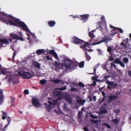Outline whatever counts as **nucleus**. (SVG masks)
Listing matches in <instances>:
<instances>
[{
    "mask_svg": "<svg viewBox=\"0 0 131 131\" xmlns=\"http://www.w3.org/2000/svg\"><path fill=\"white\" fill-rule=\"evenodd\" d=\"M13 45H11L10 46V47H11V48H12V49L14 50V49L13 48Z\"/></svg>",
    "mask_w": 131,
    "mask_h": 131,
    "instance_id": "13d9d810",
    "label": "nucleus"
},
{
    "mask_svg": "<svg viewBox=\"0 0 131 131\" xmlns=\"http://www.w3.org/2000/svg\"><path fill=\"white\" fill-rule=\"evenodd\" d=\"M111 40V39L109 38L108 37H105L104 39H103L102 40H101L100 41L98 42H96L95 43H93L92 44V45H94L96 44H100L104 42H105L107 43L108 41Z\"/></svg>",
    "mask_w": 131,
    "mask_h": 131,
    "instance_id": "9d476101",
    "label": "nucleus"
},
{
    "mask_svg": "<svg viewBox=\"0 0 131 131\" xmlns=\"http://www.w3.org/2000/svg\"><path fill=\"white\" fill-rule=\"evenodd\" d=\"M52 81L54 83H59L60 80L58 79H53L52 80Z\"/></svg>",
    "mask_w": 131,
    "mask_h": 131,
    "instance_id": "c85d7f7f",
    "label": "nucleus"
},
{
    "mask_svg": "<svg viewBox=\"0 0 131 131\" xmlns=\"http://www.w3.org/2000/svg\"><path fill=\"white\" fill-rule=\"evenodd\" d=\"M64 109L66 110H69V108L67 107V104H65L63 106Z\"/></svg>",
    "mask_w": 131,
    "mask_h": 131,
    "instance_id": "bb28decb",
    "label": "nucleus"
},
{
    "mask_svg": "<svg viewBox=\"0 0 131 131\" xmlns=\"http://www.w3.org/2000/svg\"><path fill=\"white\" fill-rule=\"evenodd\" d=\"M66 88V87H62V88H60L59 89L62 90H64Z\"/></svg>",
    "mask_w": 131,
    "mask_h": 131,
    "instance_id": "a19ab883",
    "label": "nucleus"
},
{
    "mask_svg": "<svg viewBox=\"0 0 131 131\" xmlns=\"http://www.w3.org/2000/svg\"><path fill=\"white\" fill-rule=\"evenodd\" d=\"M19 35H20V36H21V35H22V33H21L20 32H19Z\"/></svg>",
    "mask_w": 131,
    "mask_h": 131,
    "instance_id": "0e129e2a",
    "label": "nucleus"
},
{
    "mask_svg": "<svg viewBox=\"0 0 131 131\" xmlns=\"http://www.w3.org/2000/svg\"><path fill=\"white\" fill-rule=\"evenodd\" d=\"M96 82L95 81H94L93 82V83L92 84L93 86H95L96 85Z\"/></svg>",
    "mask_w": 131,
    "mask_h": 131,
    "instance_id": "c03bdc74",
    "label": "nucleus"
},
{
    "mask_svg": "<svg viewBox=\"0 0 131 131\" xmlns=\"http://www.w3.org/2000/svg\"><path fill=\"white\" fill-rule=\"evenodd\" d=\"M110 27L111 28H116V29H119L120 33H123V31L122 30V29H121V28H116L115 27H114L112 26L111 25H110Z\"/></svg>",
    "mask_w": 131,
    "mask_h": 131,
    "instance_id": "5701e85b",
    "label": "nucleus"
},
{
    "mask_svg": "<svg viewBox=\"0 0 131 131\" xmlns=\"http://www.w3.org/2000/svg\"><path fill=\"white\" fill-rule=\"evenodd\" d=\"M72 42L76 44H79V43L83 44L84 43V41L80 39H79L77 38L74 37L72 38Z\"/></svg>",
    "mask_w": 131,
    "mask_h": 131,
    "instance_id": "6e6552de",
    "label": "nucleus"
},
{
    "mask_svg": "<svg viewBox=\"0 0 131 131\" xmlns=\"http://www.w3.org/2000/svg\"><path fill=\"white\" fill-rule=\"evenodd\" d=\"M79 17V16H77V15H76V16H74L73 17V18H78Z\"/></svg>",
    "mask_w": 131,
    "mask_h": 131,
    "instance_id": "e2e57ef3",
    "label": "nucleus"
},
{
    "mask_svg": "<svg viewBox=\"0 0 131 131\" xmlns=\"http://www.w3.org/2000/svg\"><path fill=\"white\" fill-rule=\"evenodd\" d=\"M83 130L84 131H89V130L86 127H85L83 128Z\"/></svg>",
    "mask_w": 131,
    "mask_h": 131,
    "instance_id": "ea45409f",
    "label": "nucleus"
},
{
    "mask_svg": "<svg viewBox=\"0 0 131 131\" xmlns=\"http://www.w3.org/2000/svg\"><path fill=\"white\" fill-rule=\"evenodd\" d=\"M84 64V62L82 61L80 63L79 65V67L80 68H82L83 67Z\"/></svg>",
    "mask_w": 131,
    "mask_h": 131,
    "instance_id": "a878e982",
    "label": "nucleus"
},
{
    "mask_svg": "<svg viewBox=\"0 0 131 131\" xmlns=\"http://www.w3.org/2000/svg\"><path fill=\"white\" fill-rule=\"evenodd\" d=\"M103 125L106 126V127L110 129L111 128V127L110 126L107 124H103Z\"/></svg>",
    "mask_w": 131,
    "mask_h": 131,
    "instance_id": "e433bc0d",
    "label": "nucleus"
},
{
    "mask_svg": "<svg viewBox=\"0 0 131 131\" xmlns=\"http://www.w3.org/2000/svg\"><path fill=\"white\" fill-rule=\"evenodd\" d=\"M16 55V53L15 52H14L13 57V58H14L15 56Z\"/></svg>",
    "mask_w": 131,
    "mask_h": 131,
    "instance_id": "680f3d73",
    "label": "nucleus"
},
{
    "mask_svg": "<svg viewBox=\"0 0 131 131\" xmlns=\"http://www.w3.org/2000/svg\"><path fill=\"white\" fill-rule=\"evenodd\" d=\"M109 77V76H107V75H106V76H105L104 77V78L105 79H108Z\"/></svg>",
    "mask_w": 131,
    "mask_h": 131,
    "instance_id": "09e8293b",
    "label": "nucleus"
},
{
    "mask_svg": "<svg viewBox=\"0 0 131 131\" xmlns=\"http://www.w3.org/2000/svg\"><path fill=\"white\" fill-rule=\"evenodd\" d=\"M7 121L8 122V123L9 124V123L10 122V118L9 117L7 119Z\"/></svg>",
    "mask_w": 131,
    "mask_h": 131,
    "instance_id": "3c124183",
    "label": "nucleus"
},
{
    "mask_svg": "<svg viewBox=\"0 0 131 131\" xmlns=\"http://www.w3.org/2000/svg\"><path fill=\"white\" fill-rule=\"evenodd\" d=\"M43 59L45 61H46V60H47L46 58V56L45 57H44L43 58Z\"/></svg>",
    "mask_w": 131,
    "mask_h": 131,
    "instance_id": "864d4df0",
    "label": "nucleus"
},
{
    "mask_svg": "<svg viewBox=\"0 0 131 131\" xmlns=\"http://www.w3.org/2000/svg\"><path fill=\"white\" fill-rule=\"evenodd\" d=\"M111 32H112V33H111V35H112L113 36L114 35L116 34L117 33V31H116V30H112L111 31Z\"/></svg>",
    "mask_w": 131,
    "mask_h": 131,
    "instance_id": "393cba45",
    "label": "nucleus"
},
{
    "mask_svg": "<svg viewBox=\"0 0 131 131\" xmlns=\"http://www.w3.org/2000/svg\"><path fill=\"white\" fill-rule=\"evenodd\" d=\"M114 112L116 113H118L120 112V111L119 110H116L114 111Z\"/></svg>",
    "mask_w": 131,
    "mask_h": 131,
    "instance_id": "4c0bfd02",
    "label": "nucleus"
},
{
    "mask_svg": "<svg viewBox=\"0 0 131 131\" xmlns=\"http://www.w3.org/2000/svg\"><path fill=\"white\" fill-rule=\"evenodd\" d=\"M105 82L108 85V86H107V88L109 89L113 88L117 86V84H116L114 83L113 82H111L108 80H106Z\"/></svg>",
    "mask_w": 131,
    "mask_h": 131,
    "instance_id": "1a4fd4ad",
    "label": "nucleus"
},
{
    "mask_svg": "<svg viewBox=\"0 0 131 131\" xmlns=\"http://www.w3.org/2000/svg\"><path fill=\"white\" fill-rule=\"evenodd\" d=\"M98 51L99 52V53L100 54H102V52L101 50L100 49H98Z\"/></svg>",
    "mask_w": 131,
    "mask_h": 131,
    "instance_id": "603ef678",
    "label": "nucleus"
},
{
    "mask_svg": "<svg viewBox=\"0 0 131 131\" xmlns=\"http://www.w3.org/2000/svg\"><path fill=\"white\" fill-rule=\"evenodd\" d=\"M86 59L88 61L89 60L91 59V57L88 55H87V54L86 55Z\"/></svg>",
    "mask_w": 131,
    "mask_h": 131,
    "instance_id": "72a5a7b5",
    "label": "nucleus"
},
{
    "mask_svg": "<svg viewBox=\"0 0 131 131\" xmlns=\"http://www.w3.org/2000/svg\"><path fill=\"white\" fill-rule=\"evenodd\" d=\"M121 45H122L123 46H124L125 47H126V45L125 44H123V42H122L121 43Z\"/></svg>",
    "mask_w": 131,
    "mask_h": 131,
    "instance_id": "de8ad7c7",
    "label": "nucleus"
},
{
    "mask_svg": "<svg viewBox=\"0 0 131 131\" xmlns=\"http://www.w3.org/2000/svg\"><path fill=\"white\" fill-rule=\"evenodd\" d=\"M46 58L47 60H52V58L51 57H50L49 56H46Z\"/></svg>",
    "mask_w": 131,
    "mask_h": 131,
    "instance_id": "7c9ffc66",
    "label": "nucleus"
},
{
    "mask_svg": "<svg viewBox=\"0 0 131 131\" xmlns=\"http://www.w3.org/2000/svg\"><path fill=\"white\" fill-rule=\"evenodd\" d=\"M48 24L51 27L53 26L55 24V22L54 21H51L48 22Z\"/></svg>",
    "mask_w": 131,
    "mask_h": 131,
    "instance_id": "aec40b11",
    "label": "nucleus"
},
{
    "mask_svg": "<svg viewBox=\"0 0 131 131\" xmlns=\"http://www.w3.org/2000/svg\"><path fill=\"white\" fill-rule=\"evenodd\" d=\"M71 90V91H76L77 90V89H76L73 88H72Z\"/></svg>",
    "mask_w": 131,
    "mask_h": 131,
    "instance_id": "a18cd8bd",
    "label": "nucleus"
},
{
    "mask_svg": "<svg viewBox=\"0 0 131 131\" xmlns=\"http://www.w3.org/2000/svg\"><path fill=\"white\" fill-rule=\"evenodd\" d=\"M111 50V47H108V49H107V50L108 52H110Z\"/></svg>",
    "mask_w": 131,
    "mask_h": 131,
    "instance_id": "37998d69",
    "label": "nucleus"
},
{
    "mask_svg": "<svg viewBox=\"0 0 131 131\" xmlns=\"http://www.w3.org/2000/svg\"><path fill=\"white\" fill-rule=\"evenodd\" d=\"M46 51H48V49L45 50L44 49H39L37 50L36 51V53L38 55H41L45 53Z\"/></svg>",
    "mask_w": 131,
    "mask_h": 131,
    "instance_id": "f8f14e48",
    "label": "nucleus"
},
{
    "mask_svg": "<svg viewBox=\"0 0 131 131\" xmlns=\"http://www.w3.org/2000/svg\"><path fill=\"white\" fill-rule=\"evenodd\" d=\"M8 125H6L5 126V128H6L7 127V126Z\"/></svg>",
    "mask_w": 131,
    "mask_h": 131,
    "instance_id": "338daca9",
    "label": "nucleus"
},
{
    "mask_svg": "<svg viewBox=\"0 0 131 131\" xmlns=\"http://www.w3.org/2000/svg\"><path fill=\"white\" fill-rule=\"evenodd\" d=\"M24 93L26 94H29V91L28 90H26L24 91Z\"/></svg>",
    "mask_w": 131,
    "mask_h": 131,
    "instance_id": "473e14b6",
    "label": "nucleus"
},
{
    "mask_svg": "<svg viewBox=\"0 0 131 131\" xmlns=\"http://www.w3.org/2000/svg\"><path fill=\"white\" fill-rule=\"evenodd\" d=\"M77 102L78 104H80V105H83L84 104L85 101L84 100L80 99L77 100Z\"/></svg>",
    "mask_w": 131,
    "mask_h": 131,
    "instance_id": "a211bd4d",
    "label": "nucleus"
},
{
    "mask_svg": "<svg viewBox=\"0 0 131 131\" xmlns=\"http://www.w3.org/2000/svg\"><path fill=\"white\" fill-rule=\"evenodd\" d=\"M113 122L115 124H117L118 122V120L117 119H114L112 120Z\"/></svg>",
    "mask_w": 131,
    "mask_h": 131,
    "instance_id": "2f4dec72",
    "label": "nucleus"
},
{
    "mask_svg": "<svg viewBox=\"0 0 131 131\" xmlns=\"http://www.w3.org/2000/svg\"><path fill=\"white\" fill-rule=\"evenodd\" d=\"M9 43V41L7 39L4 38L0 39V49L1 47H5L6 45L8 44Z\"/></svg>",
    "mask_w": 131,
    "mask_h": 131,
    "instance_id": "423d86ee",
    "label": "nucleus"
},
{
    "mask_svg": "<svg viewBox=\"0 0 131 131\" xmlns=\"http://www.w3.org/2000/svg\"><path fill=\"white\" fill-rule=\"evenodd\" d=\"M117 69L118 70V72H121V71H120V70H119L118 69Z\"/></svg>",
    "mask_w": 131,
    "mask_h": 131,
    "instance_id": "774afa93",
    "label": "nucleus"
},
{
    "mask_svg": "<svg viewBox=\"0 0 131 131\" xmlns=\"http://www.w3.org/2000/svg\"><path fill=\"white\" fill-rule=\"evenodd\" d=\"M100 65V64H97L96 66H95V68L94 69V72H95V73L96 72V68L99 67Z\"/></svg>",
    "mask_w": 131,
    "mask_h": 131,
    "instance_id": "cd10ccee",
    "label": "nucleus"
},
{
    "mask_svg": "<svg viewBox=\"0 0 131 131\" xmlns=\"http://www.w3.org/2000/svg\"><path fill=\"white\" fill-rule=\"evenodd\" d=\"M34 65L37 68H39L40 67L41 64L39 63L38 62L34 61L33 63Z\"/></svg>",
    "mask_w": 131,
    "mask_h": 131,
    "instance_id": "f3484780",
    "label": "nucleus"
},
{
    "mask_svg": "<svg viewBox=\"0 0 131 131\" xmlns=\"http://www.w3.org/2000/svg\"><path fill=\"white\" fill-rule=\"evenodd\" d=\"M91 122H93V123H96V122H97L96 121H94L93 120H91Z\"/></svg>",
    "mask_w": 131,
    "mask_h": 131,
    "instance_id": "bf43d9fd",
    "label": "nucleus"
},
{
    "mask_svg": "<svg viewBox=\"0 0 131 131\" xmlns=\"http://www.w3.org/2000/svg\"><path fill=\"white\" fill-rule=\"evenodd\" d=\"M40 82L41 85H43L47 83V80L45 79H42L40 80Z\"/></svg>",
    "mask_w": 131,
    "mask_h": 131,
    "instance_id": "4be33fe9",
    "label": "nucleus"
},
{
    "mask_svg": "<svg viewBox=\"0 0 131 131\" xmlns=\"http://www.w3.org/2000/svg\"><path fill=\"white\" fill-rule=\"evenodd\" d=\"M6 117L5 116H2V118L3 119H5L6 118Z\"/></svg>",
    "mask_w": 131,
    "mask_h": 131,
    "instance_id": "5fc2aeb1",
    "label": "nucleus"
},
{
    "mask_svg": "<svg viewBox=\"0 0 131 131\" xmlns=\"http://www.w3.org/2000/svg\"><path fill=\"white\" fill-rule=\"evenodd\" d=\"M32 101L33 105L37 107H40L42 105L39 102L37 97H34L33 98Z\"/></svg>",
    "mask_w": 131,
    "mask_h": 131,
    "instance_id": "0eeeda50",
    "label": "nucleus"
},
{
    "mask_svg": "<svg viewBox=\"0 0 131 131\" xmlns=\"http://www.w3.org/2000/svg\"><path fill=\"white\" fill-rule=\"evenodd\" d=\"M128 73L130 76H131V71H128Z\"/></svg>",
    "mask_w": 131,
    "mask_h": 131,
    "instance_id": "6e6d98bb",
    "label": "nucleus"
},
{
    "mask_svg": "<svg viewBox=\"0 0 131 131\" xmlns=\"http://www.w3.org/2000/svg\"><path fill=\"white\" fill-rule=\"evenodd\" d=\"M54 65L56 67H58L59 65V64L57 61H55L54 62Z\"/></svg>",
    "mask_w": 131,
    "mask_h": 131,
    "instance_id": "c756f323",
    "label": "nucleus"
},
{
    "mask_svg": "<svg viewBox=\"0 0 131 131\" xmlns=\"http://www.w3.org/2000/svg\"><path fill=\"white\" fill-rule=\"evenodd\" d=\"M80 16L81 17V20H82L84 21V22L88 19L89 15H82Z\"/></svg>",
    "mask_w": 131,
    "mask_h": 131,
    "instance_id": "2eb2a0df",
    "label": "nucleus"
},
{
    "mask_svg": "<svg viewBox=\"0 0 131 131\" xmlns=\"http://www.w3.org/2000/svg\"><path fill=\"white\" fill-rule=\"evenodd\" d=\"M107 111L106 110H102L101 111V113L102 114H105L107 113Z\"/></svg>",
    "mask_w": 131,
    "mask_h": 131,
    "instance_id": "c9c22d12",
    "label": "nucleus"
},
{
    "mask_svg": "<svg viewBox=\"0 0 131 131\" xmlns=\"http://www.w3.org/2000/svg\"><path fill=\"white\" fill-rule=\"evenodd\" d=\"M94 32V31L92 30L89 33V36L91 38H93L94 37V36L93 34V32Z\"/></svg>",
    "mask_w": 131,
    "mask_h": 131,
    "instance_id": "412c9836",
    "label": "nucleus"
},
{
    "mask_svg": "<svg viewBox=\"0 0 131 131\" xmlns=\"http://www.w3.org/2000/svg\"><path fill=\"white\" fill-rule=\"evenodd\" d=\"M93 99L94 100V102H95L96 101V97L95 96H94L93 97Z\"/></svg>",
    "mask_w": 131,
    "mask_h": 131,
    "instance_id": "8fccbe9b",
    "label": "nucleus"
},
{
    "mask_svg": "<svg viewBox=\"0 0 131 131\" xmlns=\"http://www.w3.org/2000/svg\"><path fill=\"white\" fill-rule=\"evenodd\" d=\"M123 61L126 64L128 62V59L127 58H124Z\"/></svg>",
    "mask_w": 131,
    "mask_h": 131,
    "instance_id": "b1692460",
    "label": "nucleus"
},
{
    "mask_svg": "<svg viewBox=\"0 0 131 131\" xmlns=\"http://www.w3.org/2000/svg\"><path fill=\"white\" fill-rule=\"evenodd\" d=\"M111 66L112 67H114L115 69H117L116 68V66L115 64L114 63H112L111 64Z\"/></svg>",
    "mask_w": 131,
    "mask_h": 131,
    "instance_id": "f704fd0d",
    "label": "nucleus"
},
{
    "mask_svg": "<svg viewBox=\"0 0 131 131\" xmlns=\"http://www.w3.org/2000/svg\"><path fill=\"white\" fill-rule=\"evenodd\" d=\"M117 98V97L114 95H111L109 97L108 99H107V101L108 103L110 102L112 100H114Z\"/></svg>",
    "mask_w": 131,
    "mask_h": 131,
    "instance_id": "4468645a",
    "label": "nucleus"
},
{
    "mask_svg": "<svg viewBox=\"0 0 131 131\" xmlns=\"http://www.w3.org/2000/svg\"><path fill=\"white\" fill-rule=\"evenodd\" d=\"M114 59L112 57H110L109 58V60L110 61H112L114 60Z\"/></svg>",
    "mask_w": 131,
    "mask_h": 131,
    "instance_id": "49530a36",
    "label": "nucleus"
},
{
    "mask_svg": "<svg viewBox=\"0 0 131 131\" xmlns=\"http://www.w3.org/2000/svg\"><path fill=\"white\" fill-rule=\"evenodd\" d=\"M66 100L69 103L72 104L73 103L72 101L71 100V98L69 96H68L66 98Z\"/></svg>",
    "mask_w": 131,
    "mask_h": 131,
    "instance_id": "dca6fc26",
    "label": "nucleus"
},
{
    "mask_svg": "<svg viewBox=\"0 0 131 131\" xmlns=\"http://www.w3.org/2000/svg\"><path fill=\"white\" fill-rule=\"evenodd\" d=\"M3 91L2 90L0 89V104L2 102L3 98Z\"/></svg>",
    "mask_w": 131,
    "mask_h": 131,
    "instance_id": "6ab92c4d",
    "label": "nucleus"
},
{
    "mask_svg": "<svg viewBox=\"0 0 131 131\" xmlns=\"http://www.w3.org/2000/svg\"><path fill=\"white\" fill-rule=\"evenodd\" d=\"M10 37L9 38V40L11 42L12 44L13 42H16L17 41V40L16 39H19L20 40H23V39L21 37H19L16 34H10Z\"/></svg>",
    "mask_w": 131,
    "mask_h": 131,
    "instance_id": "20e7f679",
    "label": "nucleus"
},
{
    "mask_svg": "<svg viewBox=\"0 0 131 131\" xmlns=\"http://www.w3.org/2000/svg\"><path fill=\"white\" fill-rule=\"evenodd\" d=\"M53 94L55 95L59 96L58 98L57 101H53L52 103L50 101H48V103L49 105H47V103H45V105H46V107L47 110L48 111H49L51 108L55 107V106L57 103V101H58L60 99H62L63 98V95L60 94V91H56L54 92Z\"/></svg>",
    "mask_w": 131,
    "mask_h": 131,
    "instance_id": "f257e3e1",
    "label": "nucleus"
},
{
    "mask_svg": "<svg viewBox=\"0 0 131 131\" xmlns=\"http://www.w3.org/2000/svg\"><path fill=\"white\" fill-rule=\"evenodd\" d=\"M79 85L81 87H84V85L81 82H80L79 84Z\"/></svg>",
    "mask_w": 131,
    "mask_h": 131,
    "instance_id": "58836bf2",
    "label": "nucleus"
},
{
    "mask_svg": "<svg viewBox=\"0 0 131 131\" xmlns=\"http://www.w3.org/2000/svg\"><path fill=\"white\" fill-rule=\"evenodd\" d=\"M49 53L53 55L56 59L59 61L58 55L54 50H51L50 51Z\"/></svg>",
    "mask_w": 131,
    "mask_h": 131,
    "instance_id": "9b49d317",
    "label": "nucleus"
},
{
    "mask_svg": "<svg viewBox=\"0 0 131 131\" xmlns=\"http://www.w3.org/2000/svg\"><path fill=\"white\" fill-rule=\"evenodd\" d=\"M25 68H22L20 71L18 72L20 75L24 79H29L31 78L33 76L32 74L30 72H27Z\"/></svg>",
    "mask_w": 131,
    "mask_h": 131,
    "instance_id": "f03ea898",
    "label": "nucleus"
},
{
    "mask_svg": "<svg viewBox=\"0 0 131 131\" xmlns=\"http://www.w3.org/2000/svg\"><path fill=\"white\" fill-rule=\"evenodd\" d=\"M91 116L93 118H97V117H95L94 116H92V115H91Z\"/></svg>",
    "mask_w": 131,
    "mask_h": 131,
    "instance_id": "052dcab7",
    "label": "nucleus"
},
{
    "mask_svg": "<svg viewBox=\"0 0 131 131\" xmlns=\"http://www.w3.org/2000/svg\"><path fill=\"white\" fill-rule=\"evenodd\" d=\"M2 112L3 113V114L4 115H5V114H6L5 113H4L2 111Z\"/></svg>",
    "mask_w": 131,
    "mask_h": 131,
    "instance_id": "69168bd1",
    "label": "nucleus"
},
{
    "mask_svg": "<svg viewBox=\"0 0 131 131\" xmlns=\"http://www.w3.org/2000/svg\"><path fill=\"white\" fill-rule=\"evenodd\" d=\"M104 99H105V97H104L103 98V99H102V101H101L100 103H99V104H101L102 102H103L104 101Z\"/></svg>",
    "mask_w": 131,
    "mask_h": 131,
    "instance_id": "79ce46f5",
    "label": "nucleus"
},
{
    "mask_svg": "<svg viewBox=\"0 0 131 131\" xmlns=\"http://www.w3.org/2000/svg\"><path fill=\"white\" fill-rule=\"evenodd\" d=\"M114 62L115 63L119 64L123 68H124L125 67V65L124 63L121 61L119 59H116Z\"/></svg>",
    "mask_w": 131,
    "mask_h": 131,
    "instance_id": "ddd939ff",
    "label": "nucleus"
},
{
    "mask_svg": "<svg viewBox=\"0 0 131 131\" xmlns=\"http://www.w3.org/2000/svg\"><path fill=\"white\" fill-rule=\"evenodd\" d=\"M92 79L94 80H95L96 79V78L95 77H92Z\"/></svg>",
    "mask_w": 131,
    "mask_h": 131,
    "instance_id": "4d7b16f0",
    "label": "nucleus"
},
{
    "mask_svg": "<svg viewBox=\"0 0 131 131\" xmlns=\"http://www.w3.org/2000/svg\"><path fill=\"white\" fill-rule=\"evenodd\" d=\"M61 62L63 66L67 69L70 68L72 63L71 60L67 57L62 58Z\"/></svg>",
    "mask_w": 131,
    "mask_h": 131,
    "instance_id": "7ed1b4c3",
    "label": "nucleus"
},
{
    "mask_svg": "<svg viewBox=\"0 0 131 131\" xmlns=\"http://www.w3.org/2000/svg\"><path fill=\"white\" fill-rule=\"evenodd\" d=\"M83 45H81L80 46V47L81 48H83L85 50L88 51L89 52L93 51V50L90 49V46L91 45V44L89 43V42H85L84 41V43H83Z\"/></svg>",
    "mask_w": 131,
    "mask_h": 131,
    "instance_id": "39448f33",
    "label": "nucleus"
}]
</instances>
